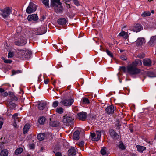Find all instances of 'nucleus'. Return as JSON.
Returning a JSON list of instances; mask_svg holds the SVG:
<instances>
[{
    "mask_svg": "<svg viewBox=\"0 0 156 156\" xmlns=\"http://www.w3.org/2000/svg\"><path fill=\"white\" fill-rule=\"evenodd\" d=\"M58 102L57 101H55L53 102L52 106L54 107H56L58 105Z\"/></svg>",
    "mask_w": 156,
    "mask_h": 156,
    "instance_id": "obj_38",
    "label": "nucleus"
},
{
    "mask_svg": "<svg viewBox=\"0 0 156 156\" xmlns=\"http://www.w3.org/2000/svg\"><path fill=\"white\" fill-rule=\"evenodd\" d=\"M76 151L73 147H71L68 150L69 156H74L76 154Z\"/></svg>",
    "mask_w": 156,
    "mask_h": 156,
    "instance_id": "obj_16",
    "label": "nucleus"
},
{
    "mask_svg": "<svg viewBox=\"0 0 156 156\" xmlns=\"http://www.w3.org/2000/svg\"><path fill=\"white\" fill-rule=\"evenodd\" d=\"M74 102V98L72 95L66 96L62 99L60 103L64 106H70Z\"/></svg>",
    "mask_w": 156,
    "mask_h": 156,
    "instance_id": "obj_3",
    "label": "nucleus"
},
{
    "mask_svg": "<svg viewBox=\"0 0 156 156\" xmlns=\"http://www.w3.org/2000/svg\"><path fill=\"white\" fill-rule=\"evenodd\" d=\"M73 120L72 117L65 115L63 117L62 122L64 125L68 126L72 123Z\"/></svg>",
    "mask_w": 156,
    "mask_h": 156,
    "instance_id": "obj_5",
    "label": "nucleus"
},
{
    "mask_svg": "<svg viewBox=\"0 0 156 156\" xmlns=\"http://www.w3.org/2000/svg\"><path fill=\"white\" fill-rule=\"evenodd\" d=\"M82 101L83 104H87L89 103V99L87 98H83Z\"/></svg>",
    "mask_w": 156,
    "mask_h": 156,
    "instance_id": "obj_36",
    "label": "nucleus"
},
{
    "mask_svg": "<svg viewBox=\"0 0 156 156\" xmlns=\"http://www.w3.org/2000/svg\"><path fill=\"white\" fill-rule=\"evenodd\" d=\"M87 115V113L83 112H80L77 114L78 119L82 121L85 120L86 118Z\"/></svg>",
    "mask_w": 156,
    "mask_h": 156,
    "instance_id": "obj_11",
    "label": "nucleus"
},
{
    "mask_svg": "<svg viewBox=\"0 0 156 156\" xmlns=\"http://www.w3.org/2000/svg\"><path fill=\"white\" fill-rule=\"evenodd\" d=\"M27 43V40L23 38H20L18 40H16L14 42L15 45L20 46H22L24 45Z\"/></svg>",
    "mask_w": 156,
    "mask_h": 156,
    "instance_id": "obj_10",
    "label": "nucleus"
},
{
    "mask_svg": "<svg viewBox=\"0 0 156 156\" xmlns=\"http://www.w3.org/2000/svg\"><path fill=\"white\" fill-rule=\"evenodd\" d=\"M22 30V28L21 27H18L17 28V31L18 30H19L18 31H17V34H19L20 33V32Z\"/></svg>",
    "mask_w": 156,
    "mask_h": 156,
    "instance_id": "obj_47",
    "label": "nucleus"
},
{
    "mask_svg": "<svg viewBox=\"0 0 156 156\" xmlns=\"http://www.w3.org/2000/svg\"><path fill=\"white\" fill-rule=\"evenodd\" d=\"M142 62L141 60L136 59L131 64L134 67H136L138 66H141L142 65Z\"/></svg>",
    "mask_w": 156,
    "mask_h": 156,
    "instance_id": "obj_18",
    "label": "nucleus"
},
{
    "mask_svg": "<svg viewBox=\"0 0 156 156\" xmlns=\"http://www.w3.org/2000/svg\"><path fill=\"white\" fill-rule=\"evenodd\" d=\"M119 36L122 37L125 39H126L128 37L129 35L127 32L122 30L121 32L119 34Z\"/></svg>",
    "mask_w": 156,
    "mask_h": 156,
    "instance_id": "obj_19",
    "label": "nucleus"
},
{
    "mask_svg": "<svg viewBox=\"0 0 156 156\" xmlns=\"http://www.w3.org/2000/svg\"><path fill=\"white\" fill-rule=\"evenodd\" d=\"M151 13H154V10H152L151 11Z\"/></svg>",
    "mask_w": 156,
    "mask_h": 156,
    "instance_id": "obj_59",
    "label": "nucleus"
},
{
    "mask_svg": "<svg viewBox=\"0 0 156 156\" xmlns=\"http://www.w3.org/2000/svg\"><path fill=\"white\" fill-rule=\"evenodd\" d=\"M23 151V149L22 148H18L16 149L15 151V153L16 155L20 154Z\"/></svg>",
    "mask_w": 156,
    "mask_h": 156,
    "instance_id": "obj_31",
    "label": "nucleus"
},
{
    "mask_svg": "<svg viewBox=\"0 0 156 156\" xmlns=\"http://www.w3.org/2000/svg\"><path fill=\"white\" fill-rule=\"evenodd\" d=\"M2 96H3L4 97H5L7 96L8 95V93L6 92H4V93H2Z\"/></svg>",
    "mask_w": 156,
    "mask_h": 156,
    "instance_id": "obj_50",
    "label": "nucleus"
},
{
    "mask_svg": "<svg viewBox=\"0 0 156 156\" xmlns=\"http://www.w3.org/2000/svg\"><path fill=\"white\" fill-rule=\"evenodd\" d=\"M20 52L22 53V54H25L26 53V54H27L28 55H30L31 53V51L27 50H20Z\"/></svg>",
    "mask_w": 156,
    "mask_h": 156,
    "instance_id": "obj_28",
    "label": "nucleus"
},
{
    "mask_svg": "<svg viewBox=\"0 0 156 156\" xmlns=\"http://www.w3.org/2000/svg\"><path fill=\"white\" fill-rule=\"evenodd\" d=\"M106 150L107 149L106 147H104L103 148H102L101 151V154L102 155L108 154V153L107 151Z\"/></svg>",
    "mask_w": 156,
    "mask_h": 156,
    "instance_id": "obj_30",
    "label": "nucleus"
},
{
    "mask_svg": "<svg viewBox=\"0 0 156 156\" xmlns=\"http://www.w3.org/2000/svg\"><path fill=\"white\" fill-rule=\"evenodd\" d=\"M3 124V122L2 121V119L0 118V129L2 128Z\"/></svg>",
    "mask_w": 156,
    "mask_h": 156,
    "instance_id": "obj_51",
    "label": "nucleus"
},
{
    "mask_svg": "<svg viewBox=\"0 0 156 156\" xmlns=\"http://www.w3.org/2000/svg\"><path fill=\"white\" fill-rule=\"evenodd\" d=\"M145 40L143 38H139L136 41V44L138 46L142 45L145 43Z\"/></svg>",
    "mask_w": 156,
    "mask_h": 156,
    "instance_id": "obj_15",
    "label": "nucleus"
},
{
    "mask_svg": "<svg viewBox=\"0 0 156 156\" xmlns=\"http://www.w3.org/2000/svg\"><path fill=\"white\" fill-rule=\"evenodd\" d=\"M5 91L2 88H0V92L2 93H3Z\"/></svg>",
    "mask_w": 156,
    "mask_h": 156,
    "instance_id": "obj_56",
    "label": "nucleus"
},
{
    "mask_svg": "<svg viewBox=\"0 0 156 156\" xmlns=\"http://www.w3.org/2000/svg\"><path fill=\"white\" fill-rule=\"evenodd\" d=\"M151 13L149 11H144L141 14V16L143 17L149 16L150 15Z\"/></svg>",
    "mask_w": 156,
    "mask_h": 156,
    "instance_id": "obj_32",
    "label": "nucleus"
},
{
    "mask_svg": "<svg viewBox=\"0 0 156 156\" xmlns=\"http://www.w3.org/2000/svg\"><path fill=\"white\" fill-rule=\"evenodd\" d=\"M154 139L156 140V134L155 135V138H154Z\"/></svg>",
    "mask_w": 156,
    "mask_h": 156,
    "instance_id": "obj_60",
    "label": "nucleus"
},
{
    "mask_svg": "<svg viewBox=\"0 0 156 156\" xmlns=\"http://www.w3.org/2000/svg\"><path fill=\"white\" fill-rule=\"evenodd\" d=\"M36 10V6L32 2H30L29 6L26 9V12L30 13L35 12Z\"/></svg>",
    "mask_w": 156,
    "mask_h": 156,
    "instance_id": "obj_6",
    "label": "nucleus"
},
{
    "mask_svg": "<svg viewBox=\"0 0 156 156\" xmlns=\"http://www.w3.org/2000/svg\"><path fill=\"white\" fill-rule=\"evenodd\" d=\"M143 62L144 65L146 66H150L151 65L152 63L151 60L149 58L143 59Z\"/></svg>",
    "mask_w": 156,
    "mask_h": 156,
    "instance_id": "obj_17",
    "label": "nucleus"
},
{
    "mask_svg": "<svg viewBox=\"0 0 156 156\" xmlns=\"http://www.w3.org/2000/svg\"><path fill=\"white\" fill-rule=\"evenodd\" d=\"M19 116H20V115L18 113H16L13 115L12 117L14 119V121L15 123L16 122V121H17L18 122H20V119L19 118Z\"/></svg>",
    "mask_w": 156,
    "mask_h": 156,
    "instance_id": "obj_20",
    "label": "nucleus"
},
{
    "mask_svg": "<svg viewBox=\"0 0 156 156\" xmlns=\"http://www.w3.org/2000/svg\"><path fill=\"white\" fill-rule=\"evenodd\" d=\"M121 52H122V51H121Z\"/></svg>",
    "mask_w": 156,
    "mask_h": 156,
    "instance_id": "obj_64",
    "label": "nucleus"
},
{
    "mask_svg": "<svg viewBox=\"0 0 156 156\" xmlns=\"http://www.w3.org/2000/svg\"><path fill=\"white\" fill-rule=\"evenodd\" d=\"M8 154V150L7 149H4L1 151L0 155L1 156H7Z\"/></svg>",
    "mask_w": 156,
    "mask_h": 156,
    "instance_id": "obj_24",
    "label": "nucleus"
},
{
    "mask_svg": "<svg viewBox=\"0 0 156 156\" xmlns=\"http://www.w3.org/2000/svg\"><path fill=\"white\" fill-rule=\"evenodd\" d=\"M27 156H31L30 155H28Z\"/></svg>",
    "mask_w": 156,
    "mask_h": 156,
    "instance_id": "obj_63",
    "label": "nucleus"
},
{
    "mask_svg": "<svg viewBox=\"0 0 156 156\" xmlns=\"http://www.w3.org/2000/svg\"><path fill=\"white\" fill-rule=\"evenodd\" d=\"M84 144V142L83 141H81L79 144V145L80 147H82Z\"/></svg>",
    "mask_w": 156,
    "mask_h": 156,
    "instance_id": "obj_49",
    "label": "nucleus"
},
{
    "mask_svg": "<svg viewBox=\"0 0 156 156\" xmlns=\"http://www.w3.org/2000/svg\"><path fill=\"white\" fill-rule=\"evenodd\" d=\"M90 137L92 140L98 141L99 140L101 137V133L100 131H96V133H92L90 134Z\"/></svg>",
    "mask_w": 156,
    "mask_h": 156,
    "instance_id": "obj_7",
    "label": "nucleus"
},
{
    "mask_svg": "<svg viewBox=\"0 0 156 156\" xmlns=\"http://www.w3.org/2000/svg\"><path fill=\"white\" fill-rule=\"evenodd\" d=\"M106 52L108 55H109L111 57H113V55L112 54L111 52L109 50H106Z\"/></svg>",
    "mask_w": 156,
    "mask_h": 156,
    "instance_id": "obj_40",
    "label": "nucleus"
},
{
    "mask_svg": "<svg viewBox=\"0 0 156 156\" xmlns=\"http://www.w3.org/2000/svg\"><path fill=\"white\" fill-rule=\"evenodd\" d=\"M18 122L17 121H16V122L15 123V122H14V123L13 124V126H14V127L15 128H16L17 127V123Z\"/></svg>",
    "mask_w": 156,
    "mask_h": 156,
    "instance_id": "obj_55",
    "label": "nucleus"
},
{
    "mask_svg": "<svg viewBox=\"0 0 156 156\" xmlns=\"http://www.w3.org/2000/svg\"><path fill=\"white\" fill-rule=\"evenodd\" d=\"M49 82V80L48 79H46V80H44V83L45 84H46L48 83Z\"/></svg>",
    "mask_w": 156,
    "mask_h": 156,
    "instance_id": "obj_53",
    "label": "nucleus"
},
{
    "mask_svg": "<svg viewBox=\"0 0 156 156\" xmlns=\"http://www.w3.org/2000/svg\"><path fill=\"white\" fill-rule=\"evenodd\" d=\"M30 127V125L29 124H26L23 129V131L24 134L26 133L28 131Z\"/></svg>",
    "mask_w": 156,
    "mask_h": 156,
    "instance_id": "obj_25",
    "label": "nucleus"
},
{
    "mask_svg": "<svg viewBox=\"0 0 156 156\" xmlns=\"http://www.w3.org/2000/svg\"><path fill=\"white\" fill-rule=\"evenodd\" d=\"M143 27L140 24L137 23L133 27H131L129 30L134 32H137L141 30Z\"/></svg>",
    "mask_w": 156,
    "mask_h": 156,
    "instance_id": "obj_9",
    "label": "nucleus"
},
{
    "mask_svg": "<svg viewBox=\"0 0 156 156\" xmlns=\"http://www.w3.org/2000/svg\"><path fill=\"white\" fill-rule=\"evenodd\" d=\"M56 111L57 113L61 114L63 113L64 110L62 107H59L57 108Z\"/></svg>",
    "mask_w": 156,
    "mask_h": 156,
    "instance_id": "obj_34",
    "label": "nucleus"
},
{
    "mask_svg": "<svg viewBox=\"0 0 156 156\" xmlns=\"http://www.w3.org/2000/svg\"><path fill=\"white\" fill-rule=\"evenodd\" d=\"M21 72V71L20 70H17L16 71H12L13 75L16 74L20 73Z\"/></svg>",
    "mask_w": 156,
    "mask_h": 156,
    "instance_id": "obj_41",
    "label": "nucleus"
},
{
    "mask_svg": "<svg viewBox=\"0 0 156 156\" xmlns=\"http://www.w3.org/2000/svg\"><path fill=\"white\" fill-rule=\"evenodd\" d=\"M148 1H149V2H150L152 1H153V0H148Z\"/></svg>",
    "mask_w": 156,
    "mask_h": 156,
    "instance_id": "obj_62",
    "label": "nucleus"
},
{
    "mask_svg": "<svg viewBox=\"0 0 156 156\" xmlns=\"http://www.w3.org/2000/svg\"><path fill=\"white\" fill-rule=\"evenodd\" d=\"M137 151L140 152H142L144 150L146 149V148L145 147L138 145L136 146Z\"/></svg>",
    "mask_w": 156,
    "mask_h": 156,
    "instance_id": "obj_27",
    "label": "nucleus"
},
{
    "mask_svg": "<svg viewBox=\"0 0 156 156\" xmlns=\"http://www.w3.org/2000/svg\"><path fill=\"white\" fill-rule=\"evenodd\" d=\"M45 121V118L44 117H40L38 120L39 122L41 124H44Z\"/></svg>",
    "mask_w": 156,
    "mask_h": 156,
    "instance_id": "obj_33",
    "label": "nucleus"
},
{
    "mask_svg": "<svg viewBox=\"0 0 156 156\" xmlns=\"http://www.w3.org/2000/svg\"><path fill=\"white\" fill-rule=\"evenodd\" d=\"M14 55V54L12 52H10L9 53L8 55V58H11Z\"/></svg>",
    "mask_w": 156,
    "mask_h": 156,
    "instance_id": "obj_42",
    "label": "nucleus"
},
{
    "mask_svg": "<svg viewBox=\"0 0 156 156\" xmlns=\"http://www.w3.org/2000/svg\"><path fill=\"white\" fill-rule=\"evenodd\" d=\"M58 23L60 25H64L66 23V21L65 18H61L58 20Z\"/></svg>",
    "mask_w": 156,
    "mask_h": 156,
    "instance_id": "obj_22",
    "label": "nucleus"
},
{
    "mask_svg": "<svg viewBox=\"0 0 156 156\" xmlns=\"http://www.w3.org/2000/svg\"><path fill=\"white\" fill-rule=\"evenodd\" d=\"M109 133L110 135L113 138H116L117 136H118V135L117 134L115 131L113 129L110 130Z\"/></svg>",
    "mask_w": 156,
    "mask_h": 156,
    "instance_id": "obj_21",
    "label": "nucleus"
},
{
    "mask_svg": "<svg viewBox=\"0 0 156 156\" xmlns=\"http://www.w3.org/2000/svg\"><path fill=\"white\" fill-rule=\"evenodd\" d=\"M138 57L140 58H142L144 57V54H139L138 55Z\"/></svg>",
    "mask_w": 156,
    "mask_h": 156,
    "instance_id": "obj_48",
    "label": "nucleus"
},
{
    "mask_svg": "<svg viewBox=\"0 0 156 156\" xmlns=\"http://www.w3.org/2000/svg\"><path fill=\"white\" fill-rule=\"evenodd\" d=\"M45 27L41 26V27L32 30V32L34 34L37 35H41L44 34L46 32Z\"/></svg>",
    "mask_w": 156,
    "mask_h": 156,
    "instance_id": "obj_4",
    "label": "nucleus"
},
{
    "mask_svg": "<svg viewBox=\"0 0 156 156\" xmlns=\"http://www.w3.org/2000/svg\"><path fill=\"white\" fill-rule=\"evenodd\" d=\"M119 70H122L125 72H127L131 74H135L140 72V69L130 64L125 67L124 66L120 67Z\"/></svg>",
    "mask_w": 156,
    "mask_h": 156,
    "instance_id": "obj_1",
    "label": "nucleus"
},
{
    "mask_svg": "<svg viewBox=\"0 0 156 156\" xmlns=\"http://www.w3.org/2000/svg\"><path fill=\"white\" fill-rule=\"evenodd\" d=\"M150 41L152 42L156 41V36L151 37Z\"/></svg>",
    "mask_w": 156,
    "mask_h": 156,
    "instance_id": "obj_39",
    "label": "nucleus"
},
{
    "mask_svg": "<svg viewBox=\"0 0 156 156\" xmlns=\"http://www.w3.org/2000/svg\"><path fill=\"white\" fill-rule=\"evenodd\" d=\"M2 59L4 61V62L5 63H10L12 62V61L10 60H5V58L2 57Z\"/></svg>",
    "mask_w": 156,
    "mask_h": 156,
    "instance_id": "obj_37",
    "label": "nucleus"
},
{
    "mask_svg": "<svg viewBox=\"0 0 156 156\" xmlns=\"http://www.w3.org/2000/svg\"><path fill=\"white\" fill-rule=\"evenodd\" d=\"M35 147V145L34 144H30L29 145V147L30 149H33Z\"/></svg>",
    "mask_w": 156,
    "mask_h": 156,
    "instance_id": "obj_43",
    "label": "nucleus"
},
{
    "mask_svg": "<svg viewBox=\"0 0 156 156\" xmlns=\"http://www.w3.org/2000/svg\"><path fill=\"white\" fill-rule=\"evenodd\" d=\"M38 18L37 15L36 14H32L29 15L27 17V19L29 21L32 20L36 21L38 19Z\"/></svg>",
    "mask_w": 156,
    "mask_h": 156,
    "instance_id": "obj_13",
    "label": "nucleus"
},
{
    "mask_svg": "<svg viewBox=\"0 0 156 156\" xmlns=\"http://www.w3.org/2000/svg\"><path fill=\"white\" fill-rule=\"evenodd\" d=\"M126 27V26H124L123 27V28H122V30H123H123H125L124 29Z\"/></svg>",
    "mask_w": 156,
    "mask_h": 156,
    "instance_id": "obj_58",
    "label": "nucleus"
},
{
    "mask_svg": "<svg viewBox=\"0 0 156 156\" xmlns=\"http://www.w3.org/2000/svg\"><path fill=\"white\" fill-rule=\"evenodd\" d=\"M60 0H51V5L54 7L55 11L58 14L62 13L63 10Z\"/></svg>",
    "mask_w": 156,
    "mask_h": 156,
    "instance_id": "obj_2",
    "label": "nucleus"
},
{
    "mask_svg": "<svg viewBox=\"0 0 156 156\" xmlns=\"http://www.w3.org/2000/svg\"><path fill=\"white\" fill-rule=\"evenodd\" d=\"M1 10L2 11L1 14L2 16L5 19L7 17L11 12V9L8 7L5 8Z\"/></svg>",
    "mask_w": 156,
    "mask_h": 156,
    "instance_id": "obj_8",
    "label": "nucleus"
},
{
    "mask_svg": "<svg viewBox=\"0 0 156 156\" xmlns=\"http://www.w3.org/2000/svg\"><path fill=\"white\" fill-rule=\"evenodd\" d=\"M59 125V122L58 121H54L51 122L50 123V125L52 127H57Z\"/></svg>",
    "mask_w": 156,
    "mask_h": 156,
    "instance_id": "obj_26",
    "label": "nucleus"
},
{
    "mask_svg": "<svg viewBox=\"0 0 156 156\" xmlns=\"http://www.w3.org/2000/svg\"><path fill=\"white\" fill-rule=\"evenodd\" d=\"M2 136H1L0 137V139H2Z\"/></svg>",
    "mask_w": 156,
    "mask_h": 156,
    "instance_id": "obj_61",
    "label": "nucleus"
},
{
    "mask_svg": "<svg viewBox=\"0 0 156 156\" xmlns=\"http://www.w3.org/2000/svg\"><path fill=\"white\" fill-rule=\"evenodd\" d=\"M148 76L149 77H155V76H154V75H152V73H150V74H148Z\"/></svg>",
    "mask_w": 156,
    "mask_h": 156,
    "instance_id": "obj_52",
    "label": "nucleus"
},
{
    "mask_svg": "<svg viewBox=\"0 0 156 156\" xmlns=\"http://www.w3.org/2000/svg\"><path fill=\"white\" fill-rule=\"evenodd\" d=\"M105 111L108 114H112L114 112V107L112 105L108 106L105 109Z\"/></svg>",
    "mask_w": 156,
    "mask_h": 156,
    "instance_id": "obj_12",
    "label": "nucleus"
},
{
    "mask_svg": "<svg viewBox=\"0 0 156 156\" xmlns=\"http://www.w3.org/2000/svg\"><path fill=\"white\" fill-rule=\"evenodd\" d=\"M79 131H76L73 135V138L75 140H78L79 138Z\"/></svg>",
    "mask_w": 156,
    "mask_h": 156,
    "instance_id": "obj_23",
    "label": "nucleus"
},
{
    "mask_svg": "<svg viewBox=\"0 0 156 156\" xmlns=\"http://www.w3.org/2000/svg\"><path fill=\"white\" fill-rule=\"evenodd\" d=\"M56 156H62L61 153L60 152H57L55 154Z\"/></svg>",
    "mask_w": 156,
    "mask_h": 156,
    "instance_id": "obj_54",
    "label": "nucleus"
},
{
    "mask_svg": "<svg viewBox=\"0 0 156 156\" xmlns=\"http://www.w3.org/2000/svg\"><path fill=\"white\" fill-rule=\"evenodd\" d=\"M118 146L119 148L121 149L124 150L125 148V147L122 142H119V144Z\"/></svg>",
    "mask_w": 156,
    "mask_h": 156,
    "instance_id": "obj_35",
    "label": "nucleus"
},
{
    "mask_svg": "<svg viewBox=\"0 0 156 156\" xmlns=\"http://www.w3.org/2000/svg\"><path fill=\"white\" fill-rule=\"evenodd\" d=\"M120 58L122 60H125L127 59L126 57L124 55H122V56H121L120 57Z\"/></svg>",
    "mask_w": 156,
    "mask_h": 156,
    "instance_id": "obj_46",
    "label": "nucleus"
},
{
    "mask_svg": "<svg viewBox=\"0 0 156 156\" xmlns=\"http://www.w3.org/2000/svg\"><path fill=\"white\" fill-rule=\"evenodd\" d=\"M73 2L77 6L79 5V3L77 0H73Z\"/></svg>",
    "mask_w": 156,
    "mask_h": 156,
    "instance_id": "obj_45",
    "label": "nucleus"
},
{
    "mask_svg": "<svg viewBox=\"0 0 156 156\" xmlns=\"http://www.w3.org/2000/svg\"><path fill=\"white\" fill-rule=\"evenodd\" d=\"M47 105V102L44 101H41L38 105L39 109L40 110L44 109L46 107Z\"/></svg>",
    "mask_w": 156,
    "mask_h": 156,
    "instance_id": "obj_14",
    "label": "nucleus"
},
{
    "mask_svg": "<svg viewBox=\"0 0 156 156\" xmlns=\"http://www.w3.org/2000/svg\"><path fill=\"white\" fill-rule=\"evenodd\" d=\"M56 80H54V81H53V84L55 85L56 83Z\"/></svg>",
    "mask_w": 156,
    "mask_h": 156,
    "instance_id": "obj_57",
    "label": "nucleus"
},
{
    "mask_svg": "<svg viewBox=\"0 0 156 156\" xmlns=\"http://www.w3.org/2000/svg\"><path fill=\"white\" fill-rule=\"evenodd\" d=\"M44 138V134L41 133L38 134L37 136V138L40 141L43 140Z\"/></svg>",
    "mask_w": 156,
    "mask_h": 156,
    "instance_id": "obj_29",
    "label": "nucleus"
},
{
    "mask_svg": "<svg viewBox=\"0 0 156 156\" xmlns=\"http://www.w3.org/2000/svg\"><path fill=\"white\" fill-rule=\"evenodd\" d=\"M10 108H13L16 107V105L14 103H12L10 105Z\"/></svg>",
    "mask_w": 156,
    "mask_h": 156,
    "instance_id": "obj_44",
    "label": "nucleus"
}]
</instances>
